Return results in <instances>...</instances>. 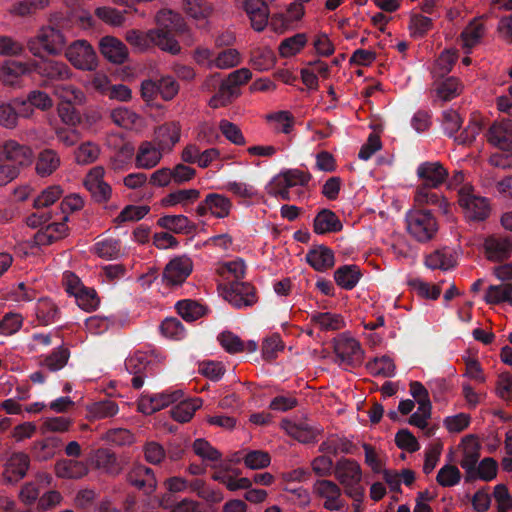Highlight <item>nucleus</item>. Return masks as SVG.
<instances>
[{"instance_id":"nucleus-30","label":"nucleus","mask_w":512,"mask_h":512,"mask_svg":"<svg viewBox=\"0 0 512 512\" xmlns=\"http://www.w3.org/2000/svg\"><path fill=\"white\" fill-rule=\"evenodd\" d=\"M306 260L311 267L320 272L332 268L335 263L333 251L324 245L309 250Z\"/></svg>"},{"instance_id":"nucleus-39","label":"nucleus","mask_w":512,"mask_h":512,"mask_svg":"<svg viewBox=\"0 0 512 512\" xmlns=\"http://www.w3.org/2000/svg\"><path fill=\"white\" fill-rule=\"evenodd\" d=\"M486 28L480 19H473L461 32V40L464 48L468 51L480 43L485 34Z\"/></svg>"},{"instance_id":"nucleus-47","label":"nucleus","mask_w":512,"mask_h":512,"mask_svg":"<svg viewBox=\"0 0 512 512\" xmlns=\"http://www.w3.org/2000/svg\"><path fill=\"white\" fill-rule=\"evenodd\" d=\"M157 32H154L153 29L149 30L146 33H143L139 30H129L126 32V41L138 48L139 50H146L151 45L157 46Z\"/></svg>"},{"instance_id":"nucleus-50","label":"nucleus","mask_w":512,"mask_h":512,"mask_svg":"<svg viewBox=\"0 0 512 512\" xmlns=\"http://www.w3.org/2000/svg\"><path fill=\"white\" fill-rule=\"evenodd\" d=\"M265 119L274 131L285 134L290 133L294 123L293 116L287 111L267 114Z\"/></svg>"},{"instance_id":"nucleus-58","label":"nucleus","mask_w":512,"mask_h":512,"mask_svg":"<svg viewBox=\"0 0 512 512\" xmlns=\"http://www.w3.org/2000/svg\"><path fill=\"white\" fill-rule=\"evenodd\" d=\"M63 190L59 185L49 186L33 200V207L37 210L54 204L61 196Z\"/></svg>"},{"instance_id":"nucleus-24","label":"nucleus","mask_w":512,"mask_h":512,"mask_svg":"<svg viewBox=\"0 0 512 512\" xmlns=\"http://www.w3.org/2000/svg\"><path fill=\"white\" fill-rule=\"evenodd\" d=\"M335 478L342 486L360 483L362 471L360 465L352 459L341 458L334 467Z\"/></svg>"},{"instance_id":"nucleus-10","label":"nucleus","mask_w":512,"mask_h":512,"mask_svg":"<svg viewBox=\"0 0 512 512\" xmlns=\"http://www.w3.org/2000/svg\"><path fill=\"white\" fill-rule=\"evenodd\" d=\"M66 57L78 69L94 70L97 67V55L93 47L85 40H77L68 46Z\"/></svg>"},{"instance_id":"nucleus-22","label":"nucleus","mask_w":512,"mask_h":512,"mask_svg":"<svg viewBox=\"0 0 512 512\" xmlns=\"http://www.w3.org/2000/svg\"><path fill=\"white\" fill-rule=\"evenodd\" d=\"M417 176L423 182L421 186L439 187L446 181L448 171L440 162H424L418 166Z\"/></svg>"},{"instance_id":"nucleus-18","label":"nucleus","mask_w":512,"mask_h":512,"mask_svg":"<svg viewBox=\"0 0 512 512\" xmlns=\"http://www.w3.org/2000/svg\"><path fill=\"white\" fill-rule=\"evenodd\" d=\"M56 95L64 102L59 108V114L62 120L68 124H75L79 121V116L72 106V102L81 101L83 96L82 92L73 86H67L62 87L61 92L57 89Z\"/></svg>"},{"instance_id":"nucleus-44","label":"nucleus","mask_w":512,"mask_h":512,"mask_svg":"<svg viewBox=\"0 0 512 512\" xmlns=\"http://www.w3.org/2000/svg\"><path fill=\"white\" fill-rule=\"evenodd\" d=\"M178 314L186 321L193 322L206 314L207 308L195 300L184 299L176 303Z\"/></svg>"},{"instance_id":"nucleus-38","label":"nucleus","mask_w":512,"mask_h":512,"mask_svg":"<svg viewBox=\"0 0 512 512\" xmlns=\"http://www.w3.org/2000/svg\"><path fill=\"white\" fill-rule=\"evenodd\" d=\"M93 83L98 90L105 93L110 99L124 102L131 99V89L124 84L109 85L106 77H97Z\"/></svg>"},{"instance_id":"nucleus-46","label":"nucleus","mask_w":512,"mask_h":512,"mask_svg":"<svg viewBox=\"0 0 512 512\" xmlns=\"http://www.w3.org/2000/svg\"><path fill=\"white\" fill-rule=\"evenodd\" d=\"M488 304H500L503 302L512 303V284L502 283L499 285H490L484 297Z\"/></svg>"},{"instance_id":"nucleus-51","label":"nucleus","mask_w":512,"mask_h":512,"mask_svg":"<svg viewBox=\"0 0 512 512\" xmlns=\"http://www.w3.org/2000/svg\"><path fill=\"white\" fill-rule=\"evenodd\" d=\"M94 252L103 259H117L121 254V242L118 239H104L94 244Z\"/></svg>"},{"instance_id":"nucleus-57","label":"nucleus","mask_w":512,"mask_h":512,"mask_svg":"<svg viewBox=\"0 0 512 512\" xmlns=\"http://www.w3.org/2000/svg\"><path fill=\"white\" fill-rule=\"evenodd\" d=\"M126 10H119L110 6L98 7L95 10V15L103 22L113 25L121 26L125 22Z\"/></svg>"},{"instance_id":"nucleus-12","label":"nucleus","mask_w":512,"mask_h":512,"mask_svg":"<svg viewBox=\"0 0 512 512\" xmlns=\"http://www.w3.org/2000/svg\"><path fill=\"white\" fill-rule=\"evenodd\" d=\"M183 397L181 390L173 392H161L156 394L143 393L138 403L139 410L147 415H151L170 404H173Z\"/></svg>"},{"instance_id":"nucleus-64","label":"nucleus","mask_w":512,"mask_h":512,"mask_svg":"<svg viewBox=\"0 0 512 512\" xmlns=\"http://www.w3.org/2000/svg\"><path fill=\"white\" fill-rule=\"evenodd\" d=\"M90 413L97 419L109 418L118 413V405L112 400H104L94 403Z\"/></svg>"},{"instance_id":"nucleus-20","label":"nucleus","mask_w":512,"mask_h":512,"mask_svg":"<svg viewBox=\"0 0 512 512\" xmlns=\"http://www.w3.org/2000/svg\"><path fill=\"white\" fill-rule=\"evenodd\" d=\"M99 50L103 57L113 64H123L129 56L126 45L114 36H105L99 41Z\"/></svg>"},{"instance_id":"nucleus-33","label":"nucleus","mask_w":512,"mask_h":512,"mask_svg":"<svg viewBox=\"0 0 512 512\" xmlns=\"http://www.w3.org/2000/svg\"><path fill=\"white\" fill-rule=\"evenodd\" d=\"M200 197V191L198 189H179L170 192L161 200L163 207H171L180 204L186 212H188V206Z\"/></svg>"},{"instance_id":"nucleus-59","label":"nucleus","mask_w":512,"mask_h":512,"mask_svg":"<svg viewBox=\"0 0 512 512\" xmlns=\"http://www.w3.org/2000/svg\"><path fill=\"white\" fill-rule=\"evenodd\" d=\"M74 296L76 298L77 305L87 312L95 310L100 303L97 293L94 289L81 287Z\"/></svg>"},{"instance_id":"nucleus-14","label":"nucleus","mask_w":512,"mask_h":512,"mask_svg":"<svg viewBox=\"0 0 512 512\" xmlns=\"http://www.w3.org/2000/svg\"><path fill=\"white\" fill-rule=\"evenodd\" d=\"M32 156V150L29 146L20 144L15 140H8L0 147V157L18 168L30 164Z\"/></svg>"},{"instance_id":"nucleus-21","label":"nucleus","mask_w":512,"mask_h":512,"mask_svg":"<svg viewBox=\"0 0 512 512\" xmlns=\"http://www.w3.org/2000/svg\"><path fill=\"white\" fill-rule=\"evenodd\" d=\"M127 481L146 494L152 493L157 486L154 472L142 464H135L127 474Z\"/></svg>"},{"instance_id":"nucleus-3","label":"nucleus","mask_w":512,"mask_h":512,"mask_svg":"<svg viewBox=\"0 0 512 512\" xmlns=\"http://www.w3.org/2000/svg\"><path fill=\"white\" fill-rule=\"evenodd\" d=\"M157 27L153 29L157 32V46L172 55H177L181 51L176 36H183L189 33V29L184 18L172 10H161L156 16Z\"/></svg>"},{"instance_id":"nucleus-60","label":"nucleus","mask_w":512,"mask_h":512,"mask_svg":"<svg viewBox=\"0 0 512 512\" xmlns=\"http://www.w3.org/2000/svg\"><path fill=\"white\" fill-rule=\"evenodd\" d=\"M432 19L421 14H412L410 16L409 30L414 38L424 37L432 29Z\"/></svg>"},{"instance_id":"nucleus-40","label":"nucleus","mask_w":512,"mask_h":512,"mask_svg":"<svg viewBox=\"0 0 512 512\" xmlns=\"http://www.w3.org/2000/svg\"><path fill=\"white\" fill-rule=\"evenodd\" d=\"M425 265L430 269L448 270L456 265V258L448 248L437 249L426 256Z\"/></svg>"},{"instance_id":"nucleus-8","label":"nucleus","mask_w":512,"mask_h":512,"mask_svg":"<svg viewBox=\"0 0 512 512\" xmlns=\"http://www.w3.org/2000/svg\"><path fill=\"white\" fill-rule=\"evenodd\" d=\"M156 362L151 355L136 352L125 360L126 370L133 375L131 384L134 389L142 388L144 379L155 374Z\"/></svg>"},{"instance_id":"nucleus-29","label":"nucleus","mask_w":512,"mask_h":512,"mask_svg":"<svg viewBox=\"0 0 512 512\" xmlns=\"http://www.w3.org/2000/svg\"><path fill=\"white\" fill-rule=\"evenodd\" d=\"M61 164V159L57 151L51 148L41 150L36 158V173L41 177H47L53 174Z\"/></svg>"},{"instance_id":"nucleus-62","label":"nucleus","mask_w":512,"mask_h":512,"mask_svg":"<svg viewBox=\"0 0 512 512\" xmlns=\"http://www.w3.org/2000/svg\"><path fill=\"white\" fill-rule=\"evenodd\" d=\"M479 458L480 453L477 444L465 448L463 458L460 461V465L466 471L468 477L474 479V472L477 468Z\"/></svg>"},{"instance_id":"nucleus-41","label":"nucleus","mask_w":512,"mask_h":512,"mask_svg":"<svg viewBox=\"0 0 512 512\" xmlns=\"http://www.w3.org/2000/svg\"><path fill=\"white\" fill-rule=\"evenodd\" d=\"M361 278V271L356 265H344L334 272V279L338 286L345 290L353 289Z\"/></svg>"},{"instance_id":"nucleus-4","label":"nucleus","mask_w":512,"mask_h":512,"mask_svg":"<svg viewBox=\"0 0 512 512\" xmlns=\"http://www.w3.org/2000/svg\"><path fill=\"white\" fill-rule=\"evenodd\" d=\"M244 461L247 468L256 469V450L250 451L243 455L241 451L235 452L224 460L214 464V468H218L212 475L215 481L223 483L231 491L239 489H247L251 485V481L247 477L237 478L239 471L234 466Z\"/></svg>"},{"instance_id":"nucleus-11","label":"nucleus","mask_w":512,"mask_h":512,"mask_svg":"<svg viewBox=\"0 0 512 512\" xmlns=\"http://www.w3.org/2000/svg\"><path fill=\"white\" fill-rule=\"evenodd\" d=\"M313 493L324 499L323 507L328 511H340L346 505L341 498L340 487L331 480H317L313 485Z\"/></svg>"},{"instance_id":"nucleus-5","label":"nucleus","mask_w":512,"mask_h":512,"mask_svg":"<svg viewBox=\"0 0 512 512\" xmlns=\"http://www.w3.org/2000/svg\"><path fill=\"white\" fill-rule=\"evenodd\" d=\"M245 263L238 259L224 264L222 274L228 273L235 279L226 286L225 298L236 308L252 306L255 303V288L248 282L239 281L245 274Z\"/></svg>"},{"instance_id":"nucleus-45","label":"nucleus","mask_w":512,"mask_h":512,"mask_svg":"<svg viewBox=\"0 0 512 512\" xmlns=\"http://www.w3.org/2000/svg\"><path fill=\"white\" fill-rule=\"evenodd\" d=\"M87 472L82 462L75 460H60L55 465V473L60 478L78 479Z\"/></svg>"},{"instance_id":"nucleus-25","label":"nucleus","mask_w":512,"mask_h":512,"mask_svg":"<svg viewBox=\"0 0 512 512\" xmlns=\"http://www.w3.org/2000/svg\"><path fill=\"white\" fill-rule=\"evenodd\" d=\"M181 128L176 122L158 126L154 131V142L162 152L170 151L180 139Z\"/></svg>"},{"instance_id":"nucleus-28","label":"nucleus","mask_w":512,"mask_h":512,"mask_svg":"<svg viewBox=\"0 0 512 512\" xmlns=\"http://www.w3.org/2000/svg\"><path fill=\"white\" fill-rule=\"evenodd\" d=\"M62 440L57 436H47L33 443L31 453L37 461L52 459L62 447Z\"/></svg>"},{"instance_id":"nucleus-16","label":"nucleus","mask_w":512,"mask_h":512,"mask_svg":"<svg viewBox=\"0 0 512 512\" xmlns=\"http://www.w3.org/2000/svg\"><path fill=\"white\" fill-rule=\"evenodd\" d=\"M217 86V92L209 100V105L212 108L227 106L232 102L233 98L237 97L238 95L234 91L233 86H229L223 79H221L219 74L212 75L211 77L207 78L204 83V87L207 90H211Z\"/></svg>"},{"instance_id":"nucleus-49","label":"nucleus","mask_w":512,"mask_h":512,"mask_svg":"<svg viewBox=\"0 0 512 512\" xmlns=\"http://www.w3.org/2000/svg\"><path fill=\"white\" fill-rule=\"evenodd\" d=\"M366 367L371 375L385 378L393 377L396 370L394 361L388 356L376 357L369 361Z\"/></svg>"},{"instance_id":"nucleus-54","label":"nucleus","mask_w":512,"mask_h":512,"mask_svg":"<svg viewBox=\"0 0 512 512\" xmlns=\"http://www.w3.org/2000/svg\"><path fill=\"white\" fill-rule=\"evenodd\" d=\"M183 8L188 16L196 20L208 18L213 11L211 4L204 0H187Z\"/></svg>"},{"instance_id":"nucleus-34","label":"nucleus","mask_w":512,"mask_h":512,"mask_svg":"<svg viewBox=\"0 0 512 512\" xmlns=\"http://www.w3.org/2000/svg\"><path fill=\"white\" fill-rule=\"evenodd\" d=\"M177 402L178 404L171 408L170 414L175 421L180 423L190 421L196 410L202 405V400L200 398L183 399L182 397Z\"/></svg>"},{"instance_id":"nucleus-15","label":"nucleus","mask_w":512,"mask_h":512,"mask_svg":"<svg viewBox=\"0 0 512 512\" xmlns=\"http://www.w3.org/2000/svg\"><path fill=\"white\" fill-rule=\"evenodd\" d=\"M232 203L228 197L218 193H209L205 199L196 207L198 216H205L211 213L217 218H225L229 215Z\"/></svg>"},{"instance_id":"nucleus-13","label":"nucleus","mask_w":512,"mask_h":512,"mask_svg":"<svg viewBox=\"0 0 512 512\" xmlns=\"http://www.w3.org/2000/svg\"><path fill=\"white\" fill-rule=\"evenodd\" d=\"M193 269L192 260L183 255L171 259L163 271V281L167 285H181L191 274Z\"/></svg>"},{"instance_id":"nucleus-52","label":"nucleus","mask_w":512,"mask_h":512,"mask_svg":"<svg viewBox=\"0 0 512 512\" xmlns=\"http://www.w3.org/2000/svg\"><path fill=\"white\" fill-rule=\"evenodd\" d=\"M193 451L203 461L216 464L221 461V452L213 447L206 439L198 438L193 442Z\"/></svg>"},{"instance_id":"nucleus-53","label":"nucleus","mask_w":512,"mask_h":512,"mask_svg":"<svg viewBox=\"0 0 512 512\" xmlns=\"http://www.w3.org/2000/svg\"><path fill=\"white\" fill-rule=\"evenodd\" d=\"M311 321L323 331H335L343 328L344 321L340 315L329 312L315 313Z\"/></svg>"},{"instance_id":"nucleus-55","label":"nucleus","mask_w":512,"mask_h":512,"mask_svg":"<svg viewBox=\"0 0 512 512\" xmlns=\"http://www.w3.org/2000/svg\"><path fill=\"white\" fill-rule=\"evenodd\" d=\"M100 154V148L93 142L82 143L75 151V161L80 165H88L95 162Z\"/></svg>"},{"instance_id":"nucleus-9","label":"nucleus","mask_w":512,"mask_h":512,"mask_svg":"<svg viewBox=\"0 0 512 512\" xmlns=\"http://www.w3.org/2000/svg\"><path fill=\"white\" fill-rule=\"evenodd\" d=\"M334 352L340 364L357 367L364 359V351L360 343L345 334L339 335L334 340Z\"/></svg>"},{"instance_id":"nucleus-56","label":"nucleus","mask_w":512,"mask_h":512,"mask_svg":"<svg viewBox=\"0 0 512 512\" xmlns=\"http://www.w3.org/2000/svg\"><path fill=\"white\" fill-rule=\"evenodd\" d=\"M436 91L440 99L450 101L462 93L463 85L457 78L449 77L437 87Z\"/></svg>"},{"instance_id":"nucleus-1","label":"nucleus","mask_w":512,"mask_h":512,"mask_svg":"<svg viewBox=\"0 0 512 512\" xmlns=\"http://www.w3.org/2000/svg\"><path fill=\"white\" fill-rule=\"evenodd\" d=\"M66 44L65 36L56 27L47 26L40 29L38 34L29 39L27 45L30 52L38 57L32 61V70L38 75L41 86L53 87L55 94L57 89L67 87L63 82L71 77V69L63 61L43 57V53L58 54Z\"/></svg>"},{"instance_id":"nucleus-36","label":"nucleus","mask_w":512,"mask_h":512,"mask_svg":"<svg viewBox=\"0 0 512 512\" xmlns=\"http://www.w3.org/2000/svg\"><path fill=\"white\" fill-rule=\"evenodd\" d=\"M35 314L39 323L48 326L60 318L58 306L49 298H40L36 304Z\"/></svg>"},{"instance_id":"nucleus-7","label":"nucleus","mask_w":512,"mask_h":512,"mask_svg":"<svg viewBox=\"0 0 512 512\" xmlns=\"http://www.w3.org/2000/svg\"><path fill=\"white\" fill-rule=\"evenodd\" d=\"M458 202L465 217L472 221H483L490 214V205L485 197L472 193V188L462 187L458 191Z\"/></svg>"},{"instance_id":"nucleus-31","label":"nucleus","mask_w":512,"mask_h":512,"mask_svg":"<svg viewBox=\"0 0 512 512\" xmlns=\"http://www.w3.org/2000/svg\"><path fill=\"white\" fill-rule=\"evenodd\" d=\"M338 216L329 209H322L314 218L313 229L316 234H327L342 230Z\"/></svg>"},{"instance_id":"nucleus-37","label":"nucleus","mask_w":512,"mask_h":512,"mask_svg":"<svg viewBox=\"0 0 512 512\" xmlns=\"http://www.w3.org/2000/svg\"><path fill=\"white\" fill-rule=\"evenodd\" d=\"M70 358L68 347L60 345L52 350V352L43 357L40 362L42 368H46L49 372H57L64 368Z\"/></svg>"},{"instance_id":"nucleus-42","label":"nucleus","mask_w":512,"mask_h":512,"mask_svg":"<svg viewBox=\"0 0 512 512\" xmlns=\"http://www.w3.org/2000/svg\"><path fill=\"white\" fill-rule=\"evenodd\" d=\"M285 349V343L278 333H273L263 338L261 345V357L266 362H272L278 358Z\"/></svg>"},{"instance_id":"nucleus-27","label":"nucleus","mask_w":512,"mask_h":512,"mask_svg":"<svg viewBox=\"0 0 512 512\" xmlns=\"http://www.w3.org/2000/svg\"><path fill=\"white\" fill-rule=\"evenodd\" d=\"M16 105L22 107V116L26 118L32 115L34 108L46 110L52 107V100L45 92L34 90L25 99L16 98Z\"/></svg>"},{"instance_id":"nucleus-32","label":"nucleus","mask_w":512,"mask_h":512,"mask_svg":"<svg viewBox=\"0 0 512 512\" xmlns=\"http://www.w3.org/2000/svg\"><path fill=\"white\" fill-rule=\"evenodd\" d=\"M280 426L289 436L302 443L312 442L317 436L316 430L304 422L296 423L290 419H283Z\"/></svg>"},{"instance_id":"nucleus-19","label":"nucleus","mask_w":512,"mask_h":512,"mask_svg":"<svg viewBox=\"0 0 512 512\" xmlns=\"http://www.w3.org/2000/svg\"><path fill=\"white\" fill-rule=\"evenodd\" d=\"M488 142L504 151L512 150V120L495 122L488 131Z\"/></svg>"},{"instance_id":"nucleus-61","label":"nucleus","mask_w":512,"mask_h":512,"mask_svg":"<svg viewBox=\"0 0 512 512\" xmlns=\"http://www.w3.org/2000/svg\"><path fill=\"white\" fill-rule=\"evenodd\" d=\"M161 333L170 339L179 340L185 335V329L182 322L175 317H169L162 321L160 325Z\"/></svg>"},{"instance_id":"nucleus-48","label":"nucleus","mask_w":512,"mask_h":512,"mask_svg":"<svg viewBox=\"0 0 512 512\" xmlns=\"http://www.w3.org/2000/svg\"><path fill=\"white\" fill-rule=\"evenodd\" d=\"M22 107L16 105V98L11 102H0V125L5 128H14L22 116Z\"/></svg>"},{"instance_id":"nucleus-17","label":"nucleus","mask_w":512,"mask_h":512,"mask_svg":"<svg viewBox=\"0 0 512 512\" xmlns=\"http://www.w3.org/2000/svg\"><path fill=\"white\" fill-rule=\"evenodd\" d=\"M30 467V458L24 452H13L7 459L4 468V478L9 483H17L23 479Z\"/></svg>"},{"instance_id":"nucleus-26","label":"nucleus","mask_w":512,"mask_h":512,"mask_svg":"<svg viewBox=\"0 0 512 512\" xmlns=\"http://www.w3.org/2000/svg\"><path fill=\"white\" fill-rule=\"evenodd\" d=\"M157 225L176 234L191 235L197 230V225L182 214L162 216L157 220Z\"/></svg>"},{"instance_id":"nucleus-23","label":"nucleus","mask_w":512,"mask_h":512,"mask_svg":"<svg viewBox=\"0 0 512 512\" xmlns=\"http://www.w3.org/2000/svg\"><path fill=\"white\" fill-rule=\"evenodd\" d=\"M484 249L488 260L503 261L512 254V239L496 235L489 236L485 239Z\"/></svg>"},{"instance_id":"nucleus-43","label":"nucleus","mask_w":512,"mask_h":512,"mask_svg":"<svg viewBox=\"0 0 512 512\" xmlns=\"http://www.w3.org/2000/svg\"><path fill=\"white\" fill-rule=\"evenodd\" d=\"M308 37L305 33H297L281 41L278 51L281 57L288 58L298 54L307 44Z\"/></svg>"},{"instance_id":"nucleus-6","label":"nucleus","mask_w":512,"mask_h":512,"mask_svg":"<svg viewBox=\"0 0 512 512\" xmlns=\"http://www.w3.org/2000/svg\"><path fill=\"white\" fill-rule=\"evenodd\" d=\"M407 232L418 242H428L438 231V223L428 210L414 209L406 214Z\"/></svg>"},{"instance_id":"nucleus-63","label":"nucleus","mask_w":512,"mask_h":512,"mask_svg":"<svg viewBox=\"0 0 512 512\" xmlns=\"http://www.w3.org/2000/svg\"><path fill=\"white\" fill-rule=\"evenodd\" d=\"M461 474L459 469L454 465H445L437 474L436 480L443 487H451L460 482Z\"/></svg>"},{"instance_id":"nucleus-35","label":"nucleus","mask_w":512,"mask_h":512,"mask_svg":"<svg viewBox=\"0 0 512 512\" xmlns=\"http://www.w3.org/2000/svg\"><path fill=\"white\" fill-rule=\"evenodd\" d=\"M162 158V151L151 142H143L136 155V166L138 168L150 169L155 167Z\"/></svg>"},{"instance_id":"nucleus-2","label":"nucleus","mask_w":512,"mask_h":512,"mask_svg":"<svg viewBox=\"0 0 512 512\" xmlns=\"http://www.w3.org/2000/svg\"><path fill=\"white\" fill-rule=\"evenodd\" d=\"M312 179L309 172L287 169L276 175L267 186L268 193L282 200L303 201L309 197L308 185Z\"/></svg>"}]
</instances>
